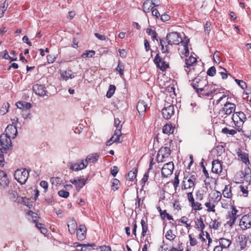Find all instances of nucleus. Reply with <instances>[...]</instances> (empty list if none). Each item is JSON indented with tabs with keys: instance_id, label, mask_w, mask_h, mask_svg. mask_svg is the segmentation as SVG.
<instances>
[{
	"instance_id": "f257e3e1",
	"label": "nucleus",
	"mask_w": 251,
	"mask_h": 251,
	"mask_svg": "<svg viewBox=\"0 0 251 251\" xmlns=\"http://www.w3.org/2000/svg\"><path fill=\"white\" fill-rule=\"evenodd\" d=\"M196 177L195 175L184 176L181 182V189L186 192H193L196 183Z\"/></svg>"
},
{
	"instance_id": "f03ea898",
	"label": "nucleus",
	"mask_w": 251,
	"mask_h": 251,
	"mask_svg": "<svg viewBox=\"0 0 251 251\" xmlns=\"http://www.w3.org/2000/svg\"><path fill=\"white\" fill-rule=\"evenodd\" d=\"M228 99L229 97L227 95L223 94L216 101V104H218L223 100H226V102L222 108V111L226 116L235 113L236 109V105L233 103L229 102L228 101Z\"/></svg>"
},
{
	"instance_id": "7ed1b4c3",
	"label": "nucleus",
	"mask_w": 251,
	"mask_h": 251,
	"mask_svg": "<svg viewBox=\"0 0 251 251\" xmlns=\"http://www.w3.org/2000/svg\"><path fill=\"white\" fill-rule=\"evenodd\" d=\"M218 90L216 88L215 85L209 84L205 86L204 87L198 92V95L199 97L203 99L208 98L209 97H213L215 94H217Z\"/></svg>"
},
{
	"instance_id": "20e7f679",
	"label": "nucleus",
	"mask_w": 251,
	"mask_h": 251,
	"mask_svg": "<svg viewBox=\"0 0 251 251\" xmlns=\"http://www.w3.org/2000/svg\"><path fill=\"white\" fill-rule=\"evenodd\" d=\"M232 120L235 126L238 127L237 130L239 132L244 133L242 127L244 123L246 120L245 114L242 112H237L232 114Z\"/></svg>"
},
{
	"instance_id": "39448f33",
	"label": "nucleus",
	"mask_w": 251,
	"mask_h": 251,
	"mask_svg": "<svg viewBox=\"0 0 251 251\" xmlns=\"http://www.w3.org/2000/svg\"><path fill=\"white\" fill-rule=\"evenodd\" d=\"M29 176V172L25 169L17 170L14 173V177L21 184H25Z\"/></svg>"
},
{
	"instance_id": "423d86ee",
	"label": "nucleus",
	"mask_w": 251,
	"mask_h": 251,
	"mask_svg": "<svg viewBox=\"0 0 251 251\" xmlns=\"http://www.w3.org/2000/svg\"><path fill=\"white\" fill-rule=\"evenodd\" d=\"M206 79L201 77H197L192 80L191 85L196 90L197 94L207 84Z\"/></svg>"
},
{
	"instance_id": "0eeeda50",
	"label": "nucleus",
	"mask_w": 251,
	"mask_h": 251,
	"mask_svg": "<svg viewBox=\"0 0 251 251\" xmlns=\"http://www.w3.org/2000/svg\"><path fill=\"white\" fill-rule=\"evenodd\" d=\"M187 198L192 210L197 212L203 209L201 203L198 201L195 200L192 191L187 193Z\"/></svg>"
},
{
	"instance_id": "6e6552de",
	"label": "nucleus",
	"mask_w": 251,
	"mask_h": 251,
	"mask_svg": "<svg viewBox=\"0 0 251 251\" xmlns=\"http://www.w3.org/2000/svg\"><path fill=\"white\" fill-rule=\"evenodd\" d=\"M238 212V210L235 206H232V209L227 213L226 216V218L227 220L226 225L229 227H231L235 223L238 217L237 215Z\"/></svg>"
},
{
	"instance_id": "1a4fd4ad",
	"label": "nucleus",
	"mask_w": 251,
	"mask_h": 251,
	"mask_svg": "<svg viewBox=\"0 0 251 251\" xmlns=\"http://www.w3.org/2000/svg\"><path fill=\"white\" fill-rule=\"evenodd\" d=\"M167 56H161L159 53H157L154 59V62L156 67L162 71H165L169 67V63L166 60Z\"/></svg>"
},
{
	"instance_id": "9d476101",
	"label": "nucleus",
	"mask_w": 251,
	"mask_h": 251,
	"mask_svg": "<svg viewBox=\"0 0 251 251\" xmlns=\"http://www.w3.org/2000/svg\"><path fill=\"white\" fill-rule=\"evenodd\" d=\"M189 39L186 36H184L183 40L181 41V45L178 48V52L181 57L188 56L189 54L188 44Z\"/></svg>"
},
{
	"instance_id": "9b49d317",
	"label": "nucleus",
	"mask_w": 251,
	"mask_h": 251,
	"mask_svg": "<svg viewBox=\"0 0 251 251\" xmlns=\"http://www.w3.org/2000/svg\"><path fill=\"white\" fill-rule=\"evenodd\" d=\"M171 154V150L167 147H162L158 151L156 161L157 162H163L166 161Z\"/></svg>"
},
{
	"instance_id": "f8f14e48",
	"label": "nucleus",
	"mask_w": 251,
	"mask_h": 251,
	"mask_svg": "<svg viewBox=\"0 0 251 251\" xmlns=\"http://www.w3.org/2000/svg\"><path fill=\"white\" fill-rule=\"evenodd\" d=\"M168 45H178L183 40L179 33L176 32H173L167 34L166 37Z\"/></svg>"
},
{
	"instance_id": "ddd939ff",
	"label": "nucleus",
	"mask_w": 251,
	"mask_h": 251,
	"mask_svg": "<svg viewBox=\"0 0 251 251\" xmlns=\"http://www.w3.org/2000/svg\"><path fill=\"white\" fill-rule=\"evenodd\" d=\"M11 137L8 135L2 133L0 136V146L2 149L4 151H7L10 149L12 147Z\"/></svg>"
},
{
	"instance_id": "4468645a",
	"label": "nucleus",
	"mask_w": 251,
	"mask_h": 251,
	"mask_svg": "<svg viewBox=\"0 0 251 251\" xmlns=\"http://www.w3.org/2000/svg\"><path fill=\"white\" fill-rule=\"evenodd\" d=\"M240 228L245 230L251 227V214L243 215L239 222Z\"/></svg>"
},
{
	"instance_id": "2eb2a0df",
	"label": "nucleus",
	"mask_w": 251,
	"mask_h": 251,
	"mask_svg": "<svg viewBox=\"0 0 251 251\" xmlns=\"http://www.w3.org/2000/svg\"><path fill=\"white\" fill-rule=\"evenodd\" d=\"M174 170V165L173 162L165 164L161 170V175L163 177H167L171 176Z\"/></svg>"
},
{
	"instance_id": "dca6fc26",
	"label": "nucleus",
	"mask_w": 251,
	"mask_h": 251,
	"mask_svg": "<svg viewBox=\"0 0 251 251\" xmlns=\"http://www.w3.org/2000/svg\"><path fill=\"white\" fill-rule=\"evenodd\" d=\"M175 113L174 106L173 104H170L168 106H165L162 109V114L163 118L168 120L174 115Z\"/></svg>"
},
{
	"instance_id": "f3484780",
	"label": "nucleus",
	"mask_w": 251,
	"mask_h": 251,
	"mask_svg": "<svg viewBox=\"0 0 251 251\" xmlns=\"http://www.w3.org/2000/svg\"><path fill=\"white\" fill-rule=\"evenodd\" d=\"M33 91L37 95L41 97L47 95L48 93L46 88L39 84H36L33 86Z\"/></svg>"
},
{
	"instance_id": "a211bd4d",
	"label": "nucleus",
	"mask_w": 251,
	"mask_h": 251,
	"mask_svg": "<svg viewBox=\"0 0 251 251\" xmlns=\"http://www.w3.org/2000/svg\"><path fill=\"white\" fill-rule=\"evenodd\" d=\"M76 232L78 240L80 241L84 240L86 238L87 232V229L85 225H80Z\"/></svg>"
},
{
	"instance_id": "6ab92c4d",
	"label": "nucleus",
	"mask_w": 251,
	"mask_h": 251,
	"mask_svg": "<svg viewBox=\"0 0 251 251\" xmlns=\"http://www.w3.org/2000/svg\"><path fill=\"white\" fill-rule=\"evenodd\" d=\"M87 167V164L83 160H78L77 162L72 163L70 165V169L74 171L81 170Z\"/></svg>"
},
{
	"instance_id": "aec40b11",
	"label": "nucleus",
	"mask_w": 251,
	"mask_h": 251,
	"mask_svg": "<svg viewBox=\"0 0 251 251\" xmlns=\"http://www.w3.org/2000/svg\"><path fill=\"white\" fill-rule=\"evenodd\" d=\"M197 59L196 57L192 56V55L189 56L188 58L185 59V65H184V68L185 71L189 75L190 72L191 67L196 63Z\"/></svg>"
},
{
	"instance_id": "412c9836",
	"label": "nucleus",
	"mask_w": 251,
	"mask_h": 251,
	"mask_svg": "<svg viewBox=\"0 0 251 251\" xmlns=\"http://www.w3.org/2000/svg\"><path fill=\"white\" fill-rule=\"evenodd\" d=\"M223 170L222 165L219 160H214L212 162V172L220 174Z\"/></svg>"
},
{
	"instance_id": "4be33fe9",
	"label": "nucleus",
	"mask_w": 251,
	"mask_h": 251,
	"mask_svg": "<svg viewBox=\"0 0 251 251\" xmlns=\"http://www.w3.org/2000/svg\"><path fill=\"white\" fill-rule=\"evenodd\" d=\"M5 134L8 135L12 138H14L17 134V129L16 126L13 125H9L7 126L5 130Z\"/></svg>"
},
{
	"instance_id": "5701e85b",
	"label": "nucleus",
	"mask_w": 251,
	"mask_h": 251,
	"mask_svg": "<svg viewBox=\"0 0 251 251\" xmlns=\"http://www.w3.org/2000/svg\"><path fill=\"white\" fill-rule=\"evenodd\" d=\"M9 184V180L6 173L3 171H0V187L5 188Z\"/></svg>"
},
{
	"instance_id": "b1692460",
	"label": "nucleus",
	"mask_w": 251,
	"mask_h": 251,
	"mask_svg": "<svg viewBox=\"0 0 251 251\" xmlns=\"http://www.w3.org/2000/svg\"><path fill=\"white\" fill-rule=\"evenodd\" d=\"M239 191L242 193L241 195L246 197L248 196L249 190H251V185L243 182L239 186Z\"/></svg>"
},
{
	"instance_id": "393cba45",
	"label": "nucleus",
	"mask_w": 251,
	"mask_h": 251,
	"mask_svg": "<svg viewBox=\"0 0 251 251\" xmlns=\"http://www.w3.org/2000/svg\"><path fill=\"white\" fill-rule=\"evenodd\" d=\"M147 108V104L144 100H140L138 101L136 105V109L140 115H143L145 113Z\"/></svg>"
},
{
	"instance_id": "a878e982",
	"label": "nucleus",
	"mask_w": 251,
	"mask_h": 251,
	"mask_svg": "<svg viewBox=\"0 0 251 251\" xmlns=\"http://www.w3.org/2000/svg\"><path fill=\"white\" fill-rule=\"evenodd\" d=\"M175 130V126H173L172 123H167L163 126L162 132L164 134L170 135L174 133Z\"/></svg>"
},
{
	"instance_id": "bb28decb",
	"label": "nucleus",
	"mask_w": 251,
	"mask_h": 251,
	"mask_svg": "<svg viewBox=\"0 0 251 251\" xmlns=\"http://www.w3.org/2000/svg\"><path fill=\"white\" fill-rule=\"evenodd\" d=\"M68 227L69 231L71 234H74L77 230V225L76 221L74 219H70L68 221Z\"/></svg>"
},
{
	"instance_id": "cd10ccee",
	"label": "nucleus",
	"mask_w": 251,
	"mask_h": 251,
	"mask_svg": "<svg viewBox=\"0 0 251 251\" xmlns=\"http://www.w3.org/2000/svg\"><path fill=\"white\" fill-rule=\"evenodd\" d=\"M237 154L243 162L246 164H247L248 163L249 164L250 162L248 153L242 151L241 149H238L237 151Z\"/></svg>"
},
{
	"instance_id": "c85d7f7f",
	"label": "nucleus",
	"mask_w": 251,
	"mask_h": 251,
	"mask_svg": "<svg viewBox=\"0 0 251 251\" xmlns=\"http://www.w3.org/2000/svg\"><path fill=\"white\" fill-rule=\"evenodd\" d=\"M99 157V154L98 153L90 154L86 157L85 163V164H87V166L88 165V163L89 162L94 163L98 161Z\"/></svg>"
},
{
	"instance_id": "c756f323",
	"label": "nucleus",
	"mask_w": 251,
	"mask_h": 251,
	"mask_svg": "<svg viewBox=\"0 0 251 251\" xmlns=\"http://www.w3.org/2000/svg\"><path fill=\"white\" fill-rule=\"evenodd\" d=\"M219 246L221 247L223 249H227L231 244V241L224 238H221L219 239Z\"/></svg>"
},
{
	"instance_id": "7c9ffc66",
	"label": "nucleus",
	"mask_w": 251,
	"mask_h": 251,
	"mask_svg": "<svg viewBox=\"0 0 251 251\" xmlns=\"http://www.w3.org/2000/svg\"><path fill=\"white\" fill-rule=\"evenodd\" d=\"M195 228L199 231L204 230L205 226L201 217L197 218L195 221Z\"/></svg>"
},
{
	"instance_id": "2f4dec72",
	"label": "nucleus",
	"mask_w": 251,
	"mask_h": 251,
	"mask_svg": "<svg viewBox=\"0 0 251 251\" xmlns=\"http://www.w3.org/2000/svg\"><path fill=\"white\" fill-rule=\"evenodd\" d=\"M222 194L225 198L231 199L232 197V187L230 185H226Z\"/></svg>"
},
{
	"instance_id": "473e14b6",
	"label": "nucleus",
	"mask_w": 251,
	"mask_h": 251,
	"mask_svg": "<svg viewBox=\"0 0 251 251\" xmlns=\"http://www.w3.org/2000/svg\"><path fill=\"white\" fill-rule=\"evenodd\" d=\"M141 224L142 226V233L141 235L142 237L146 236L149 232L148 224L147 221H145L144 219H142L141 221Z\"/></svg>"
},
{
	"instance_id": "72a5a7b5",
	"label": "nucleus",
	"mask_w": 251,
	"mask_h": 251,
	"mask_svg": "<svg viewBox=\"0 0 251 251\" xmlns=\"http://www.w3.org/2000/svg\"><path fill=\"white\" fill-rule=\"evenodd\" d=\"M153 6L149 0L145 1L142 5L143 10L145 13H149L153 8Z\"/></svg>"
},
{
	"instance_id": "f704fd0d",
	"label": "nucleus",
	"mask_w": 251,
	"mask_h": 251,
	"mask_svg": "<svg viewBox=\"0 0 251 251\" xmlns=\"http://www.w3.org/2000/svg\"><path fill=\"white\" fill-rule=\"evenodd\" d=\"M222 222L219 219L211 220L209 223V227L217 230L221 226Z\"/></svg>"
},
{
	"instance_id": "c9c22d12",
	"label": "nucleus",
	"mask_w": 251,
	"mask_h": 251,
	"mask_svg": "<svg viewBox=\"0 0 251 251\" xmlns=\"http://www.w3.org/2000/svg\"><path fill=\"white\" fill-rule=\"evenodd\" d=\"M247 238L246 236H242L241 238H239V242L238 246L240 248V250H242L245 249L247 247Z\"/></svg>"
},
{
	"instance_id": "e433bc0d",
	"label": "nucleus",
	"mask_w": 251,
	"mask_h": 251,
	"mask_svg": "<svg viewBox=\"0 0 251 251\" xmlns=\"http://www.w3.org/2000/svg\"><path fill=\"white\" fill-rule=\"evenodd\" d=\"M209 196L217 203L222 199V194L218 191L212 192L209 194Z\"/></svg>"
},
{
	"instance_id": "4c0bfd02",
	"label": "nucleus",
	"mask_w": 251,
	"mask_h": 251,
	"mask_svg": "<svg viewBox=\"0 0 251 251\" xmlns=\"http://www.w3.org/2000/svg\"><path fill=\"white\" fill-rule=\"evenodd\" d=\"M34 223L35 224L36 227L40 230L42 233L46 234L48 232V230L44 224L38 223L36 219H34Z\"/></svg>"
},
{
	"instance_id": "58836bf2",
	"label": "nucleus",
	"mask_w": 251,
	"mask_h": 251,
	"mask_svg": "<svg viewBox=\"0 0 251 251\" xmlns=\"http://www.w3.org/2000/svg\"><path fill=\"white\" fill-rule=\"evenodd\" d=\"M138 172L137 168H133L127 174V179L129 181H133L136 178Z\"/></svg>"
},
{
	"instance_id": "ea45409f",
	"label": "nucleus",
	"mask_w": 251,
	"mask_h": 251,
	"mask_svg": "<svg viewBox=\"0 0 251 251\" xmlns=\"http://www.w3.org/2000/svg\"><path fill=\"white\" fill-rule=\"evenodd\" d=\"M160 45L161 46V51L163 53H167L169 52V47L168 44L163 39H160Z\"/></svg>"
},
{
	"instance_id": "a19ab883",
	"label": "nucleus",
	"mask_w": 251,
	"mask_h": 251,
	"mask_svg": "<svg viewBox=\"0 0 251 251\" xmlns=\"http://www.w3.org/2000/svg\"><path fill=\"white\" fill-rule=\"evenodd\" d=\"M165 237L171 242H173L176 237V236L173 233V230L169 229L166 232Z\"/></svg>"
},
{
	"instance_id": "79ce46f5",
	"label": "nucleus",
	"mask_w": 251,
	"mask_h": 251,
	"mask_svg": "<svg viewBox=\"0 0 251 251\" xmlns=\"http://www.w3.org/2000/svg\"><path fill=\"white\" fill-rule=\"evenodd\" d=\"M196 200L201 201L204 197V191L203 189H199L196 192Z\"/></svg>"
},
{
	"instance_id": "37998d69",
	"label": "nucleus",
	"mask_w": 251,
	"mask_h": 251,
	"mask_svg": "<svg viewBox=\"0 0 251 251\" xmlns=\"http://www.w3.org/2000/svg\"><path fill=\"white\" fill-rule=\"evenodd\" d=\"M221 205L222 208L226 209H228L229 208L232 209V206H234L231 204L230 201H227L224 199L221 201Z\"/></svg>"
},
{
	"instance_id": "c03bdc74",
	"label": "nucleus",
	"mask_w": 251,
	"mask_h": 251,
	"mask_svg": "<svg viewBox=\"0 0 251 251\" xmlns=\"http://www.w3.org/2000/svg\"><path fill=\"white\" fill-rule=\"evenodd\" d=\"M118 133L117 130H115L114 135L111 137V140H113V142L120 143L122 142L120 139L121 131H120L119 133Z\"/></svg>"
},
{
	"instance_id": "a18cd8bd",
	"label": "nucleus",
	"mask_w": 251,
	"mask_h": 251,
	"mask_svg": "<svg viewBox=\"0 0 251 251\" xmlns=\"http://www.w3.org/2000/svg\"><path fill=\"white\" fill-rule=\"evenodd\" d=\"M81 246L80 251H91L94 249V247L95 246V244H83L79 245Z\"/></svg>"
},
{
	"instance_id": "49530a36",
	"label": "nucleus",
	"mask_w": 251,
	"mask_h": 251,
	"mask_svg": "<svg viewBox=\"0 0 251 251\" xmlns=\"http://www.w3.org/2000/svg\"><path fill=\"white\" fill-rule=\"evenodd\" d=\"M9 108V104L8 102H4L3 103L2 106L0 109V114L1 115H5L8 111V109Z\"/></svg>"
},
{
	"instance_id": "de8ad7c7",
	"label": "nucleus",
	"mask_w": 251,
	"mask_h": 251,
	"mask_svg": "<svg viewBox=\"0 0 251 251\" xmlns=\"http://www.w3.org/2000/svg\"><path fill=\"white\" fill-rule=\"evenodd\" d=\"M205 206L207 208V211L208 212H215L216 204H213L208 201L204 203Z\"/></svg>"
},
{
	"instance_id": "09e8293b",
	"label": "nucleus",
	"mask_w": 251,
	"mask_h": 251,
	"mask_svg": "<svg viewBox=\"0 0 251 251\" xmlns=\"http://www.w3.org/2000/svg\"><path fill=\"white\" fill-rule=\"evenodd\" d=\"M61 76L65 80H67L69 78H72L74 77L71 70L68 71H66L63 72L61 74Z\"/></svg>"
},
{
	"instance_id": "8fccbe9b",
	"label": "nucleus",
	"mask_w": 251,
	"mask_h": 251,
	"mask_svg": "<svg viewBox=\"0 0 251 251\" xmlns=\"http://www.w3.org/2000/svg\"><path fill=\"white\" fill-rule=\"evenodd\" d=\"M116 87L114 85H110L109 86L108 90L106 93V97L108 98H111L115 93Z\"/></svg>"
},
{
	"instance_id": "3c124183",
	"label": "nucleus",
	"mask_w": 251,
	"mask_h": 251,
	"mask_svg": "<svg viewBox=\"0 0 251 251\" xmlns=\"http://www.w3.org/2000/svg\"><path fill=\"white\" fill-rule=\"evenodd\" d=\"M87 179L82 178L79 179L77 181V184L76 186V190L78 191L82 188L86 184Z\"/></svg>"
},
{
	"instance_id": "603ef678",
	"label": "nucleus",
	"mask_w": 251,
	"mask_h": 251,
	"mask_svg": "<svg viewBox=\"0 0 251 251\" xmlns=\"http://www.w3.org/2000/svg\"><path fill=\"white\" fill-rule=\"evenodd\" d=\"M146 32L149 35H150L151 36L152 40L154 41L156 40L157 41V33L154 30H152L151 28H147Z\"/></svg>"
},
{
	"instance_id": "864d4df0",
	"label": "nucleus",
	"mask_w": 251,
	"mask_h": 251,
	"mask_svg": "<svg viewBox=\"0 0 251 251\" xmlns=\"http://www.w3.org/2000/svg\"><path fill=\"white\" fill-rule=\"evenodd\" d=\"M222 132L225 134H229L231 135H234L237 133V130L232 129H229L227 127H224L222 129Z\"/></svg>"
},
{
	"instance_id": "5fc2aeb1",
	"label": "nucleus",
	"mask_w": 251,
	"mask_h": 251,
	"mask_svg": "<svg viewBox=\"0 0 251 251\" xmlns=\"http://www.w3.org/2000/svg\"><path fill=\"white\" fill-rule=\"evenodd\" d=\"M50 181L52 185L57 186L61 184L62 180L58 177H52L50 178Z\"/></svg>"
},
{
	"instance_id": "6e6d98bb",
	"label": "nucleus",
	"mask_w": 251,
	"mask_h": 251,
	"mask_svg": "<svg viewBox=\"0 0 251 251\" xmlns=\"http://www.w3.org/2000/svg\"><path fill=\"white\" fill-rule=\"evenodd\" d=\"M125 66L123 64H121L120 61H119V63L117 67L116 68V70L117 72H118L122 76L124 75Z\"/></svg>"
},
{
	"instance_id": "4d7b16f0",
	"label": "nucleus",
	"mask_w": 251,
	"mask_h": 251,
	"mask_svg": "<svg viewBox=\"0 0 251 251\" xmlns=\"http://www.w3.org/2000/svg\"><path fill=\"white\" fill-rule=\"evenodd\" d=\"M188 237L189 239V244L190 246L194 247L198 244V242L197 239L193 236L192 234H189L188 235Z\"/></svg>"
},
{
	"instance_id": "13d9d810",
	"label": "nucleus",
	"mask_w": 251,
	"mask_h": 251,
	"mask_svg": "<svg viewBox=\"0 0 251 251\" xmlns=\"http://www.w3.org/2000/svg\"><path fill=\"white\" fill-rule=\"evenodd\" d=\"M121 122L119 119L115 118L114 120V126L116 127V130L118 131V133H120V131H121L122 127V125L121 124Z\"/></svg>"
},
{
	"instance_id": "bf43d9fd",
	"label": "nucleus",
	"mask_w": 251,
	"mask_h": 251,
	"mask_svg": "<svg viewBox=\"0 0 251 251\" xmlns=\"http://www.w3.org/2000/svg\"><path fill=\"white\" fill-rule=\"evenodd\" d=\"M160 216L163 220L165 219L166 218L168 220H173V217L170 215L167 212V211L166 210H163V212H161Z\"/></svg>"
},
{
	"instance_id": "052dcab7",
	"label": "nucleus",
	"mask_w": 251,
	"mask_h": 251,
	"mask_svg": "<svg viewBox=\"0 0 251 251\" xmlns=\"http://www.w3.org/2000/svg\"><path fill=\"white\" fill-rule=\"evenodd\" d=\"M207 75L210 76H214L216 73V69L214 66L210 67L207 71Z\"/></svg>"
},
{
	"instance_id": "680f3d73",
	"label": "nucleus",
	"mask_w": 251,
	"mask_h": 251,
	"mask_svg": "<svg viewBox=\"0 0 251 251\" xmlns=\"http://www.w3.org/2000/svg\"><path fill=\"white\" fill-rule=\"evenodd\" d=\"M120 184V181L116 178H114L113 179V181L112 182V190H113L114 191L118 190L119 188Z\"/></svg>"
},
{
	"instance_id": "e2e57ef3",
	"label": "nucleus",
	"mask_w": 251,
	"mask_h": 251,
	"mask_svg": "<svg viewBox=\"0 0 251 251\" xmlns=\"http://www.w3.org/2000/svg\"><path fill=\"white\" fill-rule=\"evenodd\" d=\"M178 174H175V177L173 181V184L175 189L176 190L177 187H178L179 184V180L178 178Z\"/></svg>"
},
{
	"instance_id": "0e129e2a",
	"label": "nucleus",
	"mask_w": 251,
	"mask_h": 251,
	"mask_svg": "<svg viewBox=\"0 0 251 251\" xmlns=\"http://www.w3.org/2000/svg\"><path fill=\"white\" fill-rule=\"evenodd\" d=\"M95 54V51L87 50L85 53H83L81 56L83 58L92 57Z\"/></svg>"
},
{
	"instance_id": "69168bd1",
	"label": "nucleus",
	"mask_w": 251,
	"mask_h": 251,
	"mask_svg": "<svg viewBox=\"0 0 251 251\" xmlns=\"http://www.w3.org/2000/svg\"><path fill=\"white\" fill-rule=\"evenodd\" d=\"M183 248L182 246V243L179 241L177 247L175 248L174 247H173L170 251H183Z\"/></svg>"
},
{
	"instance_id": "338daca9",
	"label": "nucleus",
	"mask_w": 251,
	"mask_h": 251,
	"mask_svg": "<svg viewBox=\"0 0 251 251\" xmlns=\"http://www.w3.org/2000/svg\"><path fill=\"white\" fill-rule=\"evenodd\" d=\"M235 81L243 89H245L247 87V85L246 83L243 80L235 79Z\"/></svg>"
},
{
	"instance_id": "774afa93",
	"label": "nucleus",
	"mask_w": 251,
	"mask_h": 251,
	"mask_svg": "<svg viewBox=\"0 0 251 251\" xmlns=\"http://www.w3.org/2000/svg\"><path fill=\"white\" fill-rule=\"evenodd\" d=\"M244 179L248 184L251 185V173H246L244 176Z\"/></svg>"
}]
</instances>
